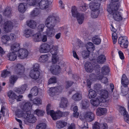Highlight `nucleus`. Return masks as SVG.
<instances>
[{
  "instance_id": "864d4df0",
  "label": "nucleus",
  "mask_w": 129,
  "mask_h": 129,
  "mask_svg": "<svg viewBox=\"0 0 129 129\" xmlns=\"http://www.w3.org/2000/svg\"><path fill=\"white\" fill-rule=\"evenodd\" d=\"M34 104L38 105L41 103V101L39 98H36L34 99L33 101Z\"/></svg>"
},
{
  "instance_id": "e433bc0d",
  "label": "nucleus",
  "mask_w": 129,
  "mask_h": 129,
  "mask_svg": "<svg viewBox=\"0 0 129 129\" xmlns=\"http://www.w3.org/2000/svg\"><path fill=\"white\" fill-rule=\"evenodd\" d=\"M27 25L30 28H35L36 27V22L33 20H30L29 21L27 22Z\"/></svg>"
},
{
  "instance_id": "9b49d317",
  "label": "nucleus",
  "mask_w": 129,
  "mask_h": 129,
  "mask_svg": "<svg viewBox=\"0 0 129 129\" xmlns=\"http://www.w3.org/2000/svg\"><path fill=\"white\" fill-rule=\"evenodd\" d=\"M40 75V72L38 70H32L29 72V76L32 79L37 80L38 79Z\"/></svg>"
},
{
  "instance_id": "c03bdc74",
  "label": "nucleus",
  "mask_w": 129,
  "mask_h": 129,
  "mask_svg": "<svg viewBox=\"0 0 129 129\" xmlns=\"http://www.w3.org/2000/svg\"><path fill=\"white\" fill-rule=\"evenodd\" d=\"M8 96L12 100L16 99L18 97V96L11 91L8 92Z\"/></svg>"
},
{
  "instance_id": "a211bd4d",
  "label": "nucleus",
  "mask_w": 129,
  "mask_h": 129,
  "mask_svg": "<svg viewBox=\"0 0 129 129\" xmlns=\"http://www.w3.org/2000/svg\"><path fill=\"white\" fill-rule=\"evenodd\" d=\"M94 115L92 112H87L85 114V118L86 119L89 121H93L94 119Z\"/></svg>"
},
{
  "instance_id": "8fccbe9b",
  "label": "nucleus",
  "mask_w": 129,
  "mask_h": 129,
  "mask_svg": "<svg viewBox=\"0 0 129 129\" xmlns=\"http://www.w3.org/2000/svg\"><path fill=\"white\" fill-rule=\"evenodd\" d=\"M17 79L16 76L14 75H12L10 77V83L11 84H14Z\"/></svg>"
},
{
  "instance_id": "603ef678",
  "label": "nucleus",
  "mask_w": 129,
  "mask_h": 129,
  "mask_svg": "<svg viewBox=\"0 0 129 129\" xmlns=\"http://www.w3.org/2000/svg\"><path fill=\"white\" fill-rule=\"evenodd\" d=\"M90 51H83L82 52V54L83 57L85 58L88 57L89 55Z\"/></svg>"
},
{
  "instance_id": "ea45409f",
  "label": "nucleus",
  "mask_w": 129,
  "mask_h": 129,
  "mask_svg": "<svg viewBox=\"0 0 129 129\" xmlns=\"http://www.w3.org/2000/svg\"><path fill=\"white\" fill-rule=\"evenodd\" d=\"M100 102H103V100L100 101V100L97 98L95 100H91V104L94 106H97L99 105Z\"/></svg>"
},
{
  "instance_id": "774afa93",
  "label": "nucleus",
  "mask_w": 129,
  "mask_h": 129,
  "mask_svg": "<svg viewBox=\"0 0 129 129\" xmlns=\"http://www.w3.org/2000/svg\"><path fill=\"white\" fill-rule=\"evenodd\" d=\"M74 83V82L72 81H66V87L67 88H68L72 85Z\"/></svg>"
},
{
  "instance_id": "49530a36",
  "label": "nucleus",
  "mask_w": 129,
  "mask_h": 129,
  "mask_svg": "<svg viewBox=\"0 0 129 129\" xmlns=\"http://www.w3.org/2000/svg\"><path fill=\"white\" fill-rule=\"evenodd\" d=\"M27 4L30 6L36 5L37 2V0H26Z\"/></svg>"
},
{
  "instance_id": "de8ad7c7",
  "label": "nucleus",
  "mask_w": 129,
  "mask_h": 129,
  "mask_svg": "<svg viewBox=\"0 0 129 129\" xmlns=\"http://www.w3.org/2000/svg\"><path fill=\"white\" fill-rule=\"evenodd\" d=\"M46 126V124L45 123H40L37 126L36 128L37 129H45Z\"/></svg>"
},
{
  "instance_id": "bf43d9fd",
  "label": "nucleus",
  "mask_w": 129,
  "mask_h": 129,
  "mask_svg": "<svg viewBox=\"0 0 129 129\" xmlns=\"http://www.w3.org/2000/svg\"><path fill=\"white\" fill-rule=\"evenodd\" d=\"M108 125L106 123L100 124V129H108Z\"/></svg>"
},
{
  "instance_id": "4be33fe9",
  "label": "nucleus",
  "mask_w": 129,
  "mask_h": 129,
  "mask_svg": "<svg viewBox=\"0 0 129 129\" xmlns=\"http://www.w3.org/2000/svg\"><path fill=\"white\" fill-rule=\"evenodd\" d=\"M72 98L75 101H79L82 99V95L80 93L77 92L73 95Z\"/></svg>"
},
{
  "instance_id": "aec40b11",
  "label": "nucleus",
  "mask_w": 129,
  "mask_h": 129,
  "mask_svg": "<svg viewBox=\"0 0 129 129\" xmlns=\"http://www.w3.org/2000/svg\"><path fill=\"white\" fill-rule=\"evenodd\" d=\"M84 67L86 71L88 72H91L93 70V66L91 63L87 62L84 65Z\"/></svg>"
},
{
  "instance_id": "6e6552de",
  "label": "nucleus",
  "mask_w": 129,
  "mask_h": 129,
  "mask_svg": "<svg viewBox=\"0 0 129 129\" xmlns=\"http://www.w3.org/2000/svg\"><path fill=\"white\" fill-rule=\"evenodd\" d=\"M14 26V23L10 21H6L4 23V30L7 33L10 31Z\"/></svg>"
},
{
  "instance_id": "9d476101",
  "label": "nucleus",
  "mask_w": 129,
  "mask_h": 129,
  "mask_svg": "<svg viewBox=\"0 0 129 129\" xmlns=\"http://www.w3.org/2000/svg\"><path fill=\"white\" fill-rule=\"evenodd\" d=\"M24 71V67L20 64H18L15 67V72L17 75H21L23 74Z\"/></svg>"
},
{
  "instance_id": "a878e982",
  "label": "nucleus",
  "mask_w": 129,
  "mask_h": 129,
  "mask_svg": "<svg viewBox=\"0 0 129 129\" xmlns=\"http://www.w3.org/2000/svg\"><path fill=\"white\" fill-rule=\"evenodd\" d=\"M7 56L8 59L10 61H14L17 58V55L14 52L9 53L7 55Z\"/></svg>"
},
{
  "instance_id": "ddd939ff",
  "label": "nucleus",
  "mask_w": 129,
  "mask_h": 129,
  "mask_svg": "<svg viewBox=\"0 0 129 129\" xmlns=\"http://www.w3.org/2000/svg\"><path fill=\"white\" fill-rule=\"evenodd\" d=\"M111 14L112 15L113 18L115 20L119 21L122 20L121 12L117 11L115 12V13H112Z\"/></svg>"
},
{
  "instance_id": "dca6fc26",
  "label": "nucleus",
  "mask_w": 129,
  "mask_h": 129,
  "mask_svg": "<svg viewBox=\"0 0 129 129\" xmlns=\"http://www.w3.org/2000/svg\"><path fill=\"white\" fill-rule=\"evenodd\" d=\"M27 88V84H25L22 85L21 87L16 88L15 90V91L19 94H22L24 93Z\"/></svg>"
},
{
  "instance_id": "c756f323",
  "label": "nucleus",
  "mask_w": 129,
  "mask_h": 129,
  "mask_svg": "<svg viewBox=\"0 0 129 129\" xmlns=\"http://www.w3.org/2000/svg\"><path fill=\"white\" fill-rule=\"evenodd\" d=\"M117 108L118 110L120 113L122 115L125 116V115L128 113L127 112L126 110L123 107H122L119 105L117 106Z\"/></svg>"
},
{
  "instance_id": "338daca9",
  "label": "nucleus",
  "mask_w": 129,
  "mask_h": 129,
  "mask_svg": "<svg viewBox=\"0 0 129 129\" xmlns=\"http://www.w3.org/2000/svg\"><path fill=\"white\" fill-rule=\"evenodd\" d=\"M124 119L125 121L129 124V115L128 113L124 116Z\"/></svg>"
},
{
  "instance_id": "c85d7f7f",
  "label": "nucleus",
  "mask_w": 129,
  "mask_h": 129,
  "mask_svg": "<svg viewBox=\"0 0 129 129\" xmlns=\"http://www.w3.org/2000/svg\"><path fill=\"white\" fill-rule=\"evenodd\" d=\"M57 87H53L50 88L49 94L51 96H53L55 95V93L57 92H59V90Z\"/></svg>"
},
{
  "instance_id": "4d7b16f0",
  "label": "nucleus",
  "mask_w": 129,
  "mask_h": 129,
  "mask_svg": "<svg viewBox=\"0 0 129 129\" xmlns=\"http://www.w3.org/2000/svg\"><path fill=\"white\" fill-rule=\"evenodd\" d=\"M94 89L95 90L98 91L101 90L102 89V86L101 84H96L94 85Z\"/></svg>"
},
{
  "instance_id": "5fc2aeb1",
  "label": "nucleus",
  "mask_w": 129,
  "mask_h": 129,
  "mask_svg": "<svg viewBox=\"0 0 129 129\" xmlns=\"http://www.w3.org/2000/svg\"><path fill=\"white\" fill-rule=\"evenodd\" d=\"M56 78L54 76L51 77L49 80L48 83L49 84L56 83Z\"/></svg>"
},
{
  "instance_id": "052dcab7",
  "label": "nucleus",
  "mask_w": 129,
  "mask_h": 129,
  "mask_svg": "<svg viewBox=\"0 0 129 129\" xmlns=\"http://www.w3.org/2000/svg\"><path fill=\"white\" fill-rule=\"evenodd\" d=\"M38 13V9H36L31 12L30 13L31 16L32 17H35L37 15Z\"/></svg>"
},
{
  "instance_id": "2eb2a0df",
  "label": "nucleus",
  "mask_w": 129,
  "mask_h": 129,
  "mask_svg": "<svg viewBox=\"0 0 129 129\" xmlns=\"http://www.w3.org/2000/svg\"><path fill=\"white\" fill-rule=\"evenodd\" d=\"M60 69L59 66L56 65L52 66L50 70L53 74L56 75L59 73Z\"/></svg>"
},
{
  "instance_id": "2f4dec72",
  "label": "nucleus",
  "mask_w": 129,
  "mask_h": 129,
  "mask_svg": "<svg viewBox=\"0 0 129 129\" xmlns=\"http://www.w3.org/2000/svg\"><path fill=\"white\" fill-rule=\"evenodd\" d=\"M109 72V67L106 65L104 66L101 69V73L104 75H108Z\"/></svg>"
},
{
  "instance_id": "cd10ccee",
  "label": "nucleus",
  "mask_w": 129,
  "mask_h": 129,
  "mask_svg": "<svg viewBox=\"0 0 129 129\" xmlns=\"http://www.w3.org/2000/svg\"><path fill=\"white\" fill-rule=\"evenodd\" d=\"M68 100L67 98H62L61 99V102L60 105V107L65 108L67 106Z\"/></svg>"
},
{
  "instance_id": "393cba45",
  "label": "nucleus",
  "mask_w": 129,
  "mask_h": 129,
  "mask_svg": "<svg viewBox=\"0 0 129 129\" xmlns=\"http://www.w3.org/2000/svg\"><path fill=\"white\" fill-rule=\"evenodd\" d=\"M20 46L18 43H15L13 44L11 47V50L12 51L16 52L19 51L20 49Z\"/></svg>"
},
{
  "instance_id": "f03ea898",
  "label": "nucleus",
  "mask_w": 129,
  "mask_h": 129,
  "mask_svg": "<svg viewBox=\"0 0 129 129\" xmlns=\"http://www.w3.org/2000/svg\"><path fill=\"white\" fill-rule=\"evenodd\" d=\"M59 20L58 17H55L50 15L46 19L45 25L47 27H54L57 22L59 21Z\"/></svg>"
},
{
  "instance_id": "f3484780",
  "label": "nucleus",
  "mask_w": 129,
  "mask_h": 129,
  "mask_svg": "<svg viewBox=\"0 0 129 129\" xmlns=\"http://www.w3.org/2000/svg\"><path fill=\"white\" fill-rule=\"evenodd\" d=\"M15 114L18 117H23L25 118L28 116L27 114L24 112L22 110L18 109L15 112Z\"/></svg>"
},
{
  "instance_id": "37998d69",
  "label": "nucleus",
  "mask_w": 129,
  "mask_h": 129,
  "mask_svg": "<svg viewBox=\"0 0 129 129\" xmlns=\"http://www.w3.org/2000/svg\"><path fill=\"white\" fill-rule=\"evenodd\" d=\"M96 95L95 91L93 90L90 89L89 91L88 96L89 98L90 99L94 98Z\"/></svg>"
},
{
  "instance_id": "0e129e2a",
  "label": "nucleus",
  "mask_w": 129,
  "mask_h": 129,
  "mask_svg": "<svg viewBox=\"0 0 129 129\" xmlns=\"http://www.w3.org/2000/svg\"><path fill=\"white\" fill-rule=\"evenodd\" d=\"M88 102L85 101H83L82 102V107L83 109L87 108L89 106Z\"/></svg>"
},
{
  "instance_id": "473e14b6",
  "label": "nucleus",
  "mask_w": 129,
  "mask_h": 129,
  "mask_svg": "<svg viewBox=\"0 0 129 129\" xmlns=\"http://www.w3.org/2000/svg\"><path fill=\"white\" fill-rule=\"evenodd\" d=\"M26 4L21 3L18 6V10L21 13H24L26 10Z\"/></svg>"
},
{
  "instance_id": "6e6d98bb",
  "label": "nucleus",
  "mask_w": 129,
  "mask_h": 129,
  "mask_svg": "<svg viewBox=\"0 0 129 129\" xmlns=\"http://www.w3.org/2000/svg\"><path fill=\"white\" fill-rule=\"evenodd\" d=\"M117 34L116 33H113L112 35V38L113 43L115 44L117 41Z\"/></svg>"
},
{
  "instance_id": "7ed1b4c3",
  "label": "nucleus",
  "mask_w": 129,
  "mask_h": 129,
  "mask_svg": "<svg viewBox=\"0 0 129 129\" xmlns=\"http://www.w3.org/2000/svg\"><path fill=\"white\" fill-rule=\"evenodd\" d=\"M100 1L99 0H93L92 1L90 6V7L91 10L93 12H95L98 10L100 9L101 5ZM96 13V12H95ZM95 13V12L92 14V16L93 18H96L98 16V15H96L95 16L94 15Z\"/></svg>"
},
{
  "instance_id": "b1692460",
  "label": "nucleus",
  "mask_w": 129,
  "mask_h": 129,
  "mask_svg": "<svg viewBox=\"0 0 129 129\" xmlns=\"http://www.w3.org/2000/svg\"><path fill=\"white\" fill-rule=\"evenodd\" d=\"M54 27H48V29L47 30V35L48 37H52L54 35L55 30Z\"/></svg>"
},
{
  "instance_id": "f704fd0d",
  "label": "nucleus",
  "mask_w": 129,
  "mask_h": 129,
  "mask_svg": "<svg viewBox=\"0 0 129 129\" xmlns=\"http://www.w3.org/2000/svg\"><path fill=\"white\" fill-rule=\"evenodd\" d=\"M49 56H50L49 54L42 55L39 58V61L41 62H45L48 60V58Z\"/></svg>"
},
{
  "instance_id": "20e7f679",
  "label": "nucleus",
  "mask_w": 129,
  "mask_h": 129,
  "mask_svg": "<svg viewBox=\"0 0 129 129\" xmlns=\"http://www.w3.org/2000/svg\"><path fill=\"white\" fill-rule=\"evenodd\" d=\"M120 6L119 2H111L107 8V10L110 14H111L112 13H115L116 11H118Z\"/></svg>"
},
{
  "instance_id": "72a5a7b5",
  "label": "nucleus",
  "mask_w": 129,
  "mask_h": 129,
  "mask_svg": "<svg viewBox=\"0 0 129 129\" xmlns=\"http://www.w3.org/2000/svg\"><path fill=\"white\" fill-rule=\"evenodd\" d=\"M34 41L35 42H39L42 40V36L40 33H39L34 35L33 36Z\"/></svg>"
},
{
  "instance_id": "58836bf2",
  "label": "nucleus",
  "mask_w": 129,
  "mask_h": 129,
  "mask_svg": "<svg viewBox=\"0 0 129 129\" xmlns=\"http://www.w3.org/2000/svg\"><path fill=\"white\" fill-rule=\"evenodd\" d=\"M102 98L104 99L107 98L108 96V92L106 90H102L100 93Z\"/></svg>"
},
{
  "instance_id": "69168bd1",
  "label": "nucleus",
  "mask_w": 129,
  "mask_h": 129,
  "mask_svg": "<svg viewBox=\"0 0 129 129\" xmlns=\"http://www.w3.org/2000/svg\"><path fill=\"white\" fill-rule=\"evenodd\" d=\"M88 8V7L86 6V4H85L80 7V9L81 10L83 11H85Z\"/></svg>"
},
{
  "instance_id": "39448f33",
  "label": "nucleus",
  "mask_w": 129,
  "mask_h": 129,
  "mask_svg": "<svg viewBox=\"0 0 129 129\" xmlns=\"http://www.w3.org/2000/svg\"><path fill=\"white\" fill-rule=\"evenodd\" d=\"M118 41L121 47L125 48L127 47L128 42L127 37L124 36L120 37L118 39Z\"/></svg>"
},
{
  "instance_id": "4c0bfd02",
  "label": "nucleus",
  "mask_w": 129,
  "mask_h": 129,
  "mask_svg": "<svg viewBox=\"0 0 129 129\" xmlns=\"http://www.w3.org/2000/svg\"><path fill=\"white\" fill-rule=\"evenodd\" d=\"M93 42L95 44L99 45L101 41V39L98 36H95L93 37L92 39Z\"/></svg>"
},
{
  "instance_id": "0eeeda50",
  "label": "nucleus",
  "mask_w": 129,
  "mask_h": 129,
  "mask_svg": "<svg viewBox=\"0 0 129 129\" xmlns=\"http://www.w3.org/2000/svg\"><path fill=\"white\" fill-rule=\"evenodd\" d=\"M51 116L53 119L56 120L63 117L62 112L60 110L58 111L55 112L53 110H52L50 112Z\"/></svg>"
},
{
  "instance_id": "4468645a",
  "label": "nucleus",
  "mask_w": 129,
  "mask_h": 129,
  "mask_svg": "<svg viewBox=\"0 0 129 129\" xmlns=\"http://www.w3.org/2000/svg\"><path fill=\"white\" fill-rule=\"evenodd\" d=\"M39 5L40 9H44L48 8L49 3L47 0H42L39 3Z\"/></svg>"
},
{
  "instance_id": "bb28decb",
  "label": "nucleus",
  "mask_w": 129,
  "mask_h": 129,
  "mask_svg": "<svg viewBox=\"0 0 129 129\" xmlns=\"http://www.w3.org/2000/svg\"><path fill=\"white\" fill-rule=\"evenodd\" d=\"M106 59L105 56L104 55L101 54L98 56L97 61L98 63L100 64L103 63L106 61Z\"/></svg>"
},
{
  "instance_id": "5701e85b",
  "label": "nucleus",
  "mask_w": 129,
  "mask_h": 129,
  "mask_svg": "<svg viewBox=\"0 0 129 129\" xmlns=\"http://www.w3.org/2000/svg\"><path fill=\"white\" fill-rule=\"evenodd\" d=\"M107 111V109L106 108H98L96 110V115L98 116H101L106 114Z\"/></svg>"
},
{
  "instance_id": "e2e57ef3",
  "label": "nucleus",
  "mask_w": 129,
  "mask_h": 129,
  "mask_svg": "<svg viewBox=\"0 0 129 129\" xmlns=\"http://www.w3.org/2000/svg\"><path fill=\"white\" fill-rule=\"evenodd\" d=\"M100 124L97 122H95L94 123L92 128L93 129H100Z\"/></svg>"
},
{
  "instance_id": "f257e3e1",
  "label": "nucleus",
  "mask_w": 129,
  "mask_h": 129,
  "mask_svg": "<svg viewBox=\"0 0 129 129\" xmlns=\"http://www.w3.org/2000/svg\"><path fill=\"white\" fill-rule=\"evenodd\" d=\"M71 11L72 16L76 18L78 23L81 24L84 20V14L78 12L77 8L75 6L72 7Z\"/></svg>"
},
{
  "instance_id": "a19ab883",
  "label": "nucleus",
  "mask_w": 129,
  "mask_h": 129,
  "mask_svg": "<svg viewBox=\"0 0 129 129\" xmlns=\"http://www.w3.org/2000/svg\"><path fill=\"white\" fill-rule=\"evenodd\" d=\"M11 9L9 7H7L4 11V15L6 16L9 17L11 14Z\"/></svg>"
},
{
  "instance_id": "680f3d73",
  "label": "nucleus",
  "mask_w": 129,
  "mask_h": 129,
  "mask_svg": "<svg viewBox=\"0 0 129 129\" xmlns=\"http://www.w3.org/2000/svg\"><path fill=\"white\" fill-rule=\"evenodd\" d=\"M45 27V25L43 24H41L39 25L38 27V32L42 31Z\"/></svg>"
},
{
  "instance_id": "3c124183",
  "label": "nucleus",
  "mask_w": 129,
  "mask_h": 129,
  "mask_svg": "<svg viewBox=\"0 0 129 129\" xmlns=\"http://www.w3.org/2000/svg\"><path fill=\"white\" fill-rule=\"evenodd\" d=\"M58 49L56 47H54L51 49L50 53L52 55H56L57 53Z\"/></svg>"
},
{
  "instance_id": "412c9836",
  "label": "nucleus",
  "mask_w": 129,
  "mask_h": 129,
  "mask_svg": "<svg viewBox=\"0 0 129 129\" xmlns=\"http://www.w3.org/2000/svg\"><path fill=\"white\" fill-rule=\"evenodd\" d=\"M121 82L123 85L125 87L127 86L128 84L129 81L125 74H123L122 75L121 79Z\"/></svg>"
},
{
  "instance_id": "423d86ee",
  "label": "nucleus",
  "mask_w": 129,
  "mask_h": 129,
  "mask_svg": "<svg viewBox=\"0 0 129 129\" xmlns=\"http://www.w3.org/2000/svg\"><path fill=\"white\" fill-rule=\"evenodd\" d=\"M31 104L29 102H26L24 105L21 107V109L27 114L31 113L30 111L31 110Z\"/></svg>"
},
{
  "instance_id": "c9c22d12",
  "label": "nucleus",
  "mask_w": 129,
  "mask_h": 129,
  "mask_svg": "<svg viewBox=\"0 0 129 129\" xmlns=\"http://www.w3.org/2000/svg\"><path fill=\"white\" fill-rule=\"evenodd\" d=\"M86 47L87 50L89 51H93L95 47L93 43L91 42L88 43L86 45Z\"/></svg>"
},
{
  "instance_id": "6ab92c4d",
  "label": "nucleus",
  "mask_w": 129,
  "mask_h": 129,
  "mask_svg": "<svg viewBox=\"0 0 129 129\" xmlns=\"http://www.w3.org/2000/svg\"><path fill=\"white\" fill-rule=\"evenodd\" d=\"M67 124L66 122L63 120H60L57 121L56 123V127L58 128H61L66 126Z\"/></svg>"
},
{
  "instance_id": "a18cd8bd",
  "label": "nucleus",
  "mask_w": 129,
  "mask_h": 129,
  "mask_svg": "<svg viewBox=\"0 0 129 129\" xmlns=\"http://www.w3.org/2000/svg\"><path fill=\"white\" fill-rule=\"evenodd\" d=\"M45 112L41 110L37 109L34 111V113L38 116H42L43 115Z\"/></svg>"
},
{
  "instance_id": "79ce46f5",
  "label": "nucleus",
  "mask_w": 129,
  "mask_h": 129,
  "mask_svg": "<svg viewBox=\"0 0 129 129\" xmlns=\"http://www.w3.org/2000/svg\"><path fill=\"white\" fill-rule=\"evenodd\" d=\"M38 89L37 86H35L31 90L30 93L32 94L33 96H36L37 95L38 93Z\"/></svg>"
},
{
  "instance_id": "1a4fd4ad",
  "label": "nucleus",
  "mask_w": 129,
  "mask_h": 129,
  "mask_svg": "<svg viewBox=\"0 0 129 129\" xmlns=\"http://www.w3.org/2000/svg\"><path fill=\"white\" fill-rule=\"evenodd\" d=\"M28 51L25 49H20L18 53V57L21 59L26 58L28 55Z\"/></svg>"
},
{
  "instance_id": "f8f14e48",
  "label": "nucleus",
  "mask_w": 129,
  "mask_h": 129,
  "mask_svg": "<svg viewBox=\"0 0 129 129\" xmlns=\"http://www.w3.org/2000/svg\"><path fill=\"white\" fill-rule=\"evenodd\" d=\"M50 51V46L46 43L43 44L40 47L39 51L41 53H47Z\"/></svg>"
},
{
  "instance_id": "13d9d810",
  "label": "nucleus",
  "mask_w": 129,
  "mask_h": 129,
  "mask_svg": "<svg viewBox=\"0 0 129 129\" xmlns=\"http://www.w3.org/2000/svg\"><path fill=\"white\" fill-rule=\"evenodd\" d=\"M2 41L5 43H6L10 39L9 36L6 35L3 36L2 38Z\"/></svg>"
},
{
  "instance_id": "7c9ffc66",
  "label": "nucleus",
  "mask_w": 129,
  "mask_h": 129,
  "mask_svg": "<svg viewBox=\"0 0 129 129\" xmlns=\"http://www.w3.org/2000/svg\"><path fill=\"white\" fill-rule=\"evenodd\" d=\"M28 116L26 118L28 119V121L30 123H34L36 120V118L32 114H27Z\"/></svg>"
},
{
  "instance_id": "09e8293b",
  "label": "nucleus",
  "mask_w": 129,
  "mask_h": 129,
  "mask_svg": "<svg viewBox=\"0 0 129 129\" xmlns=\"http://www.w3.org/2000/svg\"><path fill=\"white\" fill-rule=\"evenodd\" d=\"M10 72L7 70L4 71L1 74V76L3 78H5L10 75Z\"/></svg>"
}]
</instances>
